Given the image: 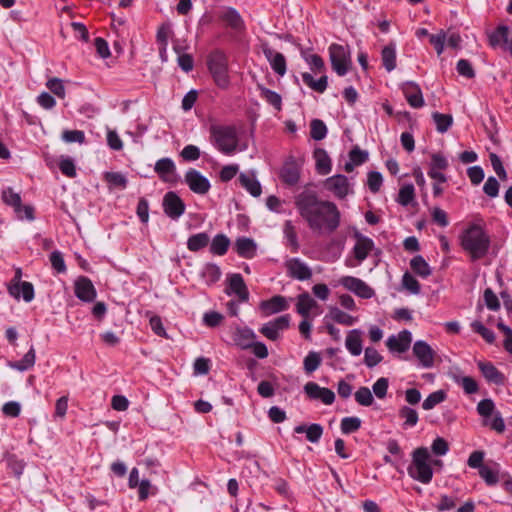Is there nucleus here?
<instances>
[{"instance_id": "19", "label": "nucleus", "mask_w": 512, "mask_h": 512, "mask_svg": "<svg viewBox=\"0 0 512 512\" xmlns=\"http://www.w3.org/2000/svg\"><path fill=\"white\" fill-rule=\"evenodd\" d=\"M304 392L310 399L320 400L325 405H331L335 401V393L331 389L321 387L315 382H307Z\"/></svg>"}, {"instance_id": "47", "label": "nucleus", "mask_w": 512, "mask_h": 512, "mask_svg": "<svg viewBox=\"0 0 512 512\" xmlns=\"http://www.w3.org/2000/svg\"><path fill=\"white\" fill-rule=\"evenodd\" d=\"M411 269L419 276L426 278L431 274V268L426 260L420 256H415L410 262Z\"/></svg>"}, {"instance_id": "38", "label": "nucleus", "mask_w": 512, "mask_h": 512, "mask_svg": "<svg viewBox=\"0 0 512 512\" xmlns=\"http://www.w3.org/2000/svg\"><path fill=\"white\" fill-rule=\"evenodd\" d=\"M222 20L236 31H242L245 28L244 21L240 14L233 8H228L222 14Z\"/></svg>"}, {"instance_id": "64", "label": "nucleus", "mask_w": 512, "mask_h": 512, "mask_svg": "<svg viewBox=\"0 0 512 512\" xmlns=\"http://www.w3.org/2000/svg\"><path fill=\"white\" fill-rule=\"evenodd\" d=\"M498 329L504 334L503 347L512 355V329L504 323L497 324Z\"/></svg>"}, {"instance_id": "22", "label": "nucleus", "mask_w": 512, "mask_h": 512, "mask_svg": "<svg viewBox=\"0 0 512 512\" xmlns=\"http://www.w3.org/2000/svg\"><path fill=\"white\" fill-rule=\"evenodd\" d=\"M228 286L226 292L228 295L234 294L242 302L249 299V292L244 282L243 277L239 273L231 274L228 276Z\"/></svg>"}, {"instance_id": "50", "label": "nucleus", "mask_w": 512, "mask_h": 512, "mask_svg": "<svg viewBox=\"0 0 512 512\" xmlns=\"http://www.w3.org/2000/svg\"><path fill=\"white\" fill-rule=\"evenodd\" d=\"M46 87L58 98L64 99L66 97V90L62 79L57 77L49 78L46 82Z\"/></svg>"}, {"instance_id": "14", "label": "nucleus", "mask_w": 512, "mask_h": 512, "mask_svg": "<svg viewBox=\"0 0 512 512\" xmlns=\"http://www.w3.org/2000/svg\"><path fill=\"white\" fill-rule=\"evenodd\" d=\"M286 273L289 277L306 281L312 277V269L300 258H289L284 262Z\"/></svg>"}, {"instance_id": "1", "label": "nucleus", "mask_w": 512, "mask_h": 512, "mask_svg": "<svg viewBox=\"0 0 512 512\" xmlns=\"http://www.w3.org/2000/svg\"><path fill=\"white\" fill-rule=\"evenodd\" d=\"M296 208L308 226L318 232H333L340 224V212L330 201L320 200L312 191H303L295 197Z\"/></svg>"}, {"instance_id": "13", "label": "nucleus", "mask_w": 512, "mask_h": 512, "mask_svg": "<svg viewBox=\"0 0 512 512\" xmlns=\"http://www.w3.org/2000/svg\"><path fill=\"white\" fill-rule=\"evenodd\" d=\"M412 343V333L409 330H402L397 334L390 335L386 340V347L392 354L406 353Z\"/></svg>"}, {"instance_id": "51", "label": "nucleus", "mask_w": 512, "mask_h": 512, "mask_svg": "<svg viewBox=\"0 0 512 512\" xmlns=\"http://www.w3.org/2000/svg\"><path fill=\"white\" fill-rule=\"evenodd\" d=\"M362 421L356 416L344 417L341 420L340 428L343 434H350L360 429Z\"/></svg>"}, {"instance_id": "27", "label": "nucleus", "mask_w": 512, "mask_h": 512, "mask_svg": "<svg viewBox=\"0 0 512 512\" xmlns=\"http://www.w3.org/2000/svg\"><path fill=\"white\" fill-rule=\"evenodd\" d=\"M478 473L488 486H494L500 480V465L497 462L489 461L480 468Z\"/></svg>"}, {"instance_id": "15", "label": "nucleus", "mask_w": 512, "mask_h": 512, "mask_svg": "<svg viewBox=\"0 0 512 512\" xmlns=\"http://www.w3.org/2000/svg\"><path fill=\"white\" fill-rule=\"evenodd\" d=\"M290 315H282L264 324L260 332L269 340L275 341L280 337L282 331L290 325Z\"/></svg>"}, {"instance_id": "44", "label": "nucleus", "mask_w": 512, "mask_h": 512, "mask_svg": "<svg viewBox=\"0 0 512 512\" xmlns=\"http://www.w3.org/2000/svg\"><path fill=\"white\" fill-rule=\"evenodd\" d=\"M258 90L260 91V97L262 99H264L267 103L272 105L276 110H281L282 98L277 92L265 88L262 85H258Z\"/></svg>"}, {"instance_id": "10", "label": "nucleus", "mask_w": 512, "mask_h": 512, "mask_svg": "<svg viewBox=\"0 0 512 512\" xmlns=\"http://www.w3.org/2000/svg\"><path fill=\"white\" fill-rule=\"evenodd\" d=\"M295 307L296 312L302 318H315L323 312L322 307L308 292L301 293L297 296Z\"/></svg>"}, {"instance_id": "20", "label": "nucleus", "mask_w": 512, "mask_h": 512, "mask_svg": "<svg viewBox=\"0 0 512 512\" xmlns=\"http://www.w3.org/2000/svg\"><path fill=\"white\" fill-rule=\"evenodd\" d=\"M163 209L168 217L178 219L185 212V204L175 192H168L163 198Z\"/></svg>"}, {"instance_id": "46", "label": "nucleus", "mask_w": 512, "mask_h": 512, "mask_svg": "<svg viewBox=\"0 0 512 512\" xmlns=\"http://www.w3.org/2000/svg\"><path fill=\"white\" fill-rule=\"evenodd\" d=\"M284 236L291 251L297 252L299 249L297 232L291 221H286L284 224Z\"/></svg>"}, {"instance_id": "29", "label": "nucleus", "mask_w": 512, "mask_h": 512, "mask_svg": "<svg viewBox=\"0 0 512 512\" xmlns=\"http://www.w3.org/2000/svg\"><path fill=\"white\" fill-rule=\"evenodd\" d=\"M241 186L253 197H259L262 193V187L253 172L241 173L239 175Z\"/></svg>"}, {"instance_id": "28", "label": "nucleus", "mask_w": 512, "mask_h": 512, "mask_svg": "<svg viewBox=\"0 0 512 512\" xmlns=\"http://www.w3.org/2000/svg\"><path fill=\"white\" fill-rule=\"evenodd\" d=\"M316 172L320 175H328L332 170V160L326 150L316 148L313 152Z\"/></svg>"}, {"instance_id": "57", "label": "nucleus", "mask_w": 512, "mask_h": 512, "mask_svg": "<svg viewBox=\"0 0 512 512\" xmlns=\"http://www.w3.org/2000/svg\"><path fill=\"white\" fill-rule=\"evenodd\" d=\"M137 488L140 501L146 500L149 495H155L158 491L157 487L153 486L148 479H142Z\"/></svg>"}, {"instance_id": "31", "label": "nucleus", "mask_w": 512, "mask_h": 512, "mask_svg": "<svg viewBox=\"0 0 512 512\" xmlns=\"http://www.w3.org/2000/svg\"><path fill=\"white\" fill-rule=\"evenodd\" d=\"M256 338L255 333L250 328H236L233 334L234 343L242 349H248L253 345Z\"/></svg>"}, {"instance_id": "16", "label": "nucleus", "mask_w": 512, "mask_h": 512, "mask_svg": "<svg viewBox=\"0 0 512 512\" xmlns=\"http://www.w3.org/2000/svg\"><path fill=\"white\" fill-rule=\"evenodd\" d=\"M290 307V301L282 295H276L263 300L259 304V311L263 317H268L286 311Z\"/></svg>"}, {"instance_id": "6", "label": "nucleus", "mask_w": 512, "mask_h": 512, "mask_svg": "<svg viewBox=\"0 0 512 512\" xmlns=\"http://www.w3.org/2000/svg\"><path fill=\"white\" fill-rule=\"evenodd\" d=\"M208 68L215 84L221 89H227L230 85V78L226 56L222 52L213 53L208 60Z\"/></svg>"}, {"instance_id": "61", "label": "nucleus", "mask_w": 512, "mask_h": 512, "mask_svg": "<svg viewBox=\"0 0 512 512\" xmlns=\"http://www.w3.org/2000/svg\"><path fill=\"white\" fill-rule=\"evenodd\" d=\"M299 176V171L294 166H285L281 171L282 180L289 185L296 184L299 180Z\"/></svg>"}, {"instance_id": "3", "label": "nucleus", "mask_w": 512, "mask_h": 512, "mask_svg": "<svg viewBox=\"0 0 512 512\" xmlns=\"http://www.w3.org/2000/svg\"><path fill=\"white\" fill-rule=\"evenodd\" d=\"M209 132L211 144L226 156H233L248 149L247 141L242 139L238 128L234 125L213 124Z\"/></svg>"}, {"instance_id": "33", "label": "nucleus", "mask_w": 512, "mask_h": 512, "mask_svg": "<svg viewBox=\"0 0 512 512\" xmlns=\"http://www.w3.org/2000/svg\"><path fill=\"white\" fill-rule=\"evenodd\" d=\"M328 317L334 322L344 326H352L359 320L358 317L352 316L338 307H330Z\"/></svg>"}, {"instance_id": "18", "label": "nucleus", "mask_w": 512, "mask_h": 512, "mask_svg": "<svg viewBox=\"0 0 512 512\" xmlns=\"http://www.w3.org/2000/svg\"><path fill=\"white\" fill-rule=\"evenodd\" d=\"M373 248L374 242L372 239L365 236H357V240L353 248L356 262H353L352 260H346V265L348 267H356L368 257Z\"/></svg>"}, {"instance_id": "54", "label": "nucleus", "mask_w": 512, "mask_h": 512, "mask_svg": "<svg viewBox=\"0 0 512 512\" xmlns=\"http://www.w3.org/2000/svg\"><path fill=\"white\" fill-rule=\"evenodd\" d=\"M355 401L361 406H371L374 402L372 392L368 387H360L354 394Z\"/></svg>"}, {"instance_id": "17", "label": "nucleus", "mask_w": 512, "mask_h": 512, "mask_svg": "<svg viewBox=\"0 0 512 512\" xmlns=\"http://www.w3.org/2000/svg\"><path fill=\"white\" fill-rule=\"evenodd\" d=\"M185 182L191 191L200 195L206 194L211 187L208 178L195 169H190L186 172Z\"/></svg>"}, {"instance_id": "52", "label": "nucleus", "mask_w": 512, "mask_h": 512, "mask_svg": "<svg viewBox=\"0 0 512 512\" xmlns=\"http://www.w3.org/2000/svg\"><path fill=\"white\" fill-rule=\"evenodd\" d=\"M446 393L443 390L435 391L428 395V397L423 401L422 408L424 410H431L436 405L442 403L446 399Z\"/></svg>"}, {"instance_id": "55", "label": "nucleus", "mask_w": 512, "mask_h": 512, "mask_svg": "<svg viewBox=\"0 0 512 512\" xmlns=\"http://www.w3.org/2000/svg\"><path fill=\"white\" fill-rule=\"evenodd\" d=\"M303 364H304V370L307 373H312L315 370H317L321 364V357H320L319 353H317L315 351H310L304 358Z\"/></svg>"}, {"instance_id": "43", "label": "nucleus", "mask_w": 512, "mask_h": 512, "mask_svg": "<svg viewBox=\"0 0 512 512\" xmlns=\"http://www.w3.org/2000/svg\"><path fill=\"white\" fill-rule=\"evenodd\" d=\"M382 62L388 72L396 67V47L394 43L385 46L381 53Z\"/></svg>"}, {"instance_id": "5", "label": "nucleus", "mask_w": 512, "mask_h": 512, "mask_svg": "<svg viewBox=\"0 0 512 512\" xmlns=\"http://www.w3.org/2000/svg\"><path fill=\"white\" fill-rule=\"evenodd\" d=\"M477 413L482 418L483 426L501 434L505 431V422L501 413L496 409L492 399H483L477 404Z\"/></svg>"}, {"instance_id": "53", "label": "nucleus", "mask_w": 512, "mask_h": 512, "mask_svg": "<svg viewBox=\"0 0 512 512\" xmlns=\"http://www.w3.org/2000/svg\"><path fill=\"white\" fill-rule=\"evenodd\" d=\"M454 381L462 387L466 394H474L478 391L477 382L470 376H455Z\"/></svg>"}, {"instance_id": "63", "label": "nucleus", "mask_w": 512, "mask_h": 512, "mask_svg": "<svg viewBox=\"0 0 512 512\" xmlns=\"http://www.w3.org/2000/svg\"><path fill=\"white\" fill-rule=\"evenodd\" d=\"M433 119L437 130L441 133L446 132L452 124V117L447 114L434 113Z\"/></svg>"}, {"instance_id": "40", "label": "nucleus", "mask_w": 512, "mask_h": 512, "mask_svg": "<svg viewBox=\"0 0 512 512\" xmlns=\"http://www.w3.org/2000/svg\"><path fill=\"white\" fill-rule=\"evenodd\" d=\"M303 82L312 90L323 93L328 86V78L326 75H322L318 80H315L311 74L305 72L302 73Z\"/></svg>"}, {"instance_id": "56", "label": "nucleus", "mask_w": 512, "mask_h": 512, "mask_svg": "<svg viewBox=\"0 0 512 512\" xmlns=\"http://www.w3.org/2000/svg\"><path fill=\"white\" fill-rule=\"evenodd\" d=\"M310 128H311V131H310L311 137L314 140H317V141L322 140L327 135V127L324 124V122L319 119L312 120L311 124H310Z\"/></svg>"}, {"instance_id": "45", "label": "nucleus", "mask_w": 512, "mask_h": 512, "mask_svg": "<svg viewBox=\"0 0 512 512\" xmlns=\"http://www.w3.org/2000/svg\"><path fill=\"white\" fill-rule=\"evenodd\" d=\"M104 180L107 182L109 188L125 189L127 186V179L124 174L120 172H106L104 173Z\"/></svg>"}, {"instance_id": "12", "label": "nucleus", "mask_w": 512, "mask_h": 512, "mask_svg": "<svg viewBox=\"0 0 512 512\" xmlns=\"http://www.w3.org/2000/svg\"><path fill=\"white\" fill-rule=\"evenodd\" d=\"M412 353L417 359L420 367L429 369L435 365L437 354L426 341L417 340L413 344Z\"/></svg>"}, {"instance_id": "24", "label": "nucleus", "mask_w": 512, "mask_h": 512, "mask_svg": "<svg viewBox=\"0 0 512 512\" xmlns=\"http://www.w3.org/2000/svg\"><path fill=\"white\" fill-rule=\"evenodd\" d=\"M405 99L413 108L424 106V98L420 87L414 82H406L401 87Z\"/></svg>"}, {"instance_id": "11", "label": "nucleus", "mask_w": 512, "mask_h": 512, "mask_svg": "<svg viewBox=\"0 0 512 512\" xmlns=\"http://www.w3.org/2000/svg\"><path fill=\"white\" fill-rule=\"evenodd\" d=\"M2 199L7 204L14 208V211L19 219H34V210L29 205H22L21 197L15 193L11 188H7L2 193Z\"/></svg>"}, {"instance_id": "8", "label": "nucleus", "mask_w": 512, "mask_h": 512, "mask_svg": "<svg viewBox=\"0 0 512 512\" xmlns=\"http://www.w3.org/2000/svg\"><path fill=\"white\" fill-rule=\"evenodd\" d=\"M338 284L362 299H370L375 296L373 288L362 279L354 276H342L338 280Z\"/></svg>"}, {"instance_id": "35", "label": "nucleus", "mask_w": 512, "mask_h": 512, "mask_svg": "<svg viewBox=\"0 0 512 512\" xmlns=\"http://www.w3.org/2000/svg\"><path fill=\"white\" fill-rule=\"evenodd\" d=\"M294 432L297 434L305 433L308 441L317 443L323 434V427L320 424L298 425L294 428Z\"/></svg>"}, {"instance_id": "37", "label": "nucleus", "mask_w": 512, "mask_h": 512, "mask_svg": "<svg viewBox=\"0 0 512 512\" xmlns=\"http://www.w3.org/2000/svg\"><path fill=\"white\" fill-rule=\"evenodd\" d=\"M231 241L225 234H217L210 243V252L213 255L223 256L227 253Z\"/></svg>"}, {"instance_id": "41", "label": "nucleus", "mask_w": 512, "mask_h": 512, "mask_svg": "<svg viewBox=\"0 0 512 512\" xmlns=\"http://www.w3.org/2000/svg\"><path fill=\"white\" fill-rule=\"evenodd\" d=\"M35 360H36L35 349L33 347H31L21 360H19L17 362H12L9 364V366L18 371H26L34 366Z\"/></svg>"}, {"instance_id": "23", "label": "nucleus", "mask_w": 512, "mask_h": 512, "mask_svg": "<svg viewBox=\"0 0 512 512\" xmlns=\"http://www.w3.org/2000/svg\"><path fill=\"white\" fill-rule=\"evenodd\" d=\"M155 172L164 182L175 183L178 179L176 166L170 158L158 160L155 164Z\"/></svg>"}, {"instance_id": "34", "label": "nucleus", "mask_w": 512, "mask_h": 512, "mask_svg": "<svg viewBox=\"0 0 512 512\" xmlns=\"http://www.w3.org/2000/svg\"><path fill=\"white\" fill-rule=\"evenodd\" d=\"M478 368L480 369L483 376L489 381L495 384L503 383L504 376L499 370L490 362H478Z\"/></svg>"}, {"instance_id": "60", "label": "nucleus", "mask_w": 512, "mask_h": 512, "mask_svg": "<svg viewBox=\"0 0 512 512\" xmlns=\"http://www.w3.org/2000/svg\"><path fill=\"white\" fill-rule=\"evenodd\" d=\"M202 275L208 283H215L221 277V270L216 264H207L202 271Z\"/></svg>"}, {"instance_id": "9", "label": "nucleus", "mask_w": 512, "mask_h": 512, "mask_svg": "<svg viewBox=\"0 0 512 512\" xmlns=\"http://www.w3.org/2000/svg\"><path fill=\"white\" fill-rule=\"evenodd\" d=\"M324 187L338 199H344L348 195L353 194V185L350 183L349 179L342 174L327 178L324 181Z\"/></svg>"}, {"instance_id": "36", "label": "nucleus", "mask_w": 512, "mask_h": 512, "mask_svg": "<svg viewBox=\"0 0 512 512\" xmlns=\"http://www.w3.org/2000/svg\"><path fill=\"white\" fill-rule=\"evenodd\" d=\"M367 159L368 153L359 149L358 147H355L349 152V161L345 163L344 170L350 173L354 170L355 167L365 163Z\"/></svg>"}, {"instance_id": "49", "label": "nucleus", "mask_w": 512, "mask_h": 512, "mask_svg": "<svg viewBox=\"0 0 512 512\" xmlns=\"http://www.w3.org/2000/svg\"><path fill=\"white\" fill-rule=\"evenodd\" d=\"M414 197V186L412 184H405L399 190L397 202L402 206H407L414 200Z\"/></svg>"}, {"instance_id": "58", "label": "nucleus", "mask_w": 512, "mask_h": 512, "mask_svg": "<svg viewBox=\"0 0 512 512\" xmlns=\"http://www.w3.org/2000/svg\"><path fill=\"white\" fill-rule=\"evenodd\" d=\"M175 52L178 54L177 62L179 67L184 72H189L193 69L194 61L190 54L182 53L180 47L174 46Z\"/></svg>"}, {"instance_id": "2", "label": "nucleus", "mask_w": 512, "mask_h": 512, "mask_svg": "<svg viewBox=\"0 0 512 512\" xmlns=\"http://www.w3.org/2000/svg\"><path fill=\"white\" fill-rule=\"evenodd\" d=\"M459 244L471 260L484 258L490 249L491 240L481 221L469 223L459 235Z\"/></svg>"}, {"instance_id": "25", "label": "nucleus", "mask_w": 512, "mask_h": 512, "mask_svg": "<svg viewBox=\"0 0 512 512\" xmlns=\"http://www.w3.org/2000/svg\"><path fill=\"white\" fill-rule=\"evenodd\" d=\"M345 348L351 356H360L363 352V332L360 329H352L345 337Z\"/></svg>"}, {"instance_id": "21", "label": "nucleus", "mask_w": 512, "mask_h": 512, "mask_svg": "<svg viewBox=\"0 0 512 512\" xmlns=\"http://www.w3.org/2000/svg\"><path fill=\"white\" fill-rule=\"evenodd\" d=\"M74 293L83 302H93L97 296L92 281L85 276H80L75 280Z\"/></svg>"}, {"instance_id": "30", "label": "nucleus", "mask_w": 512, "mask_h": 512, "mask_svg": "<svg viewBox=\"0 0 512 512\" xmlns=\"http://www.w3.org/2000/svg\"><path fill=\"white\" fill-rule=\"evenodd\" d=\"M9 293L16 299L22 297L26 302H31L34 298V288L30 282L11 283Z\"/></svg>"}, {"instance_id": "59", "label": "nucleus", "mask_w": 512, "mask_h": 512, "mask_svg": "<svg viewBox=\"0 0 512 512\" xmlns=\"http://www.w3.org/2000/svg\"><path fill=\"white\" fill-rule=\"evenodd\" d=\"M306 62L310 69L315 74H322L325 72V64L323 59L317 54H311L305 57Z\"/></svg>"}, {"instance_id": "7", "label": "nucleus", "mask_w": 512, "mask_h": 512, "mask_svg": "<svg viewBox=\"0 0 512 512\" xmlns=\"http://www.w3.org/2000/svg\"><path fill=\"white\" fill-rule=\"evenodd\" d=\"M329 56L333 70L339 75L344 76L351 65L350 51L347 46L331 44L329 47Z\"/></svg>"}, {"instance_id": "39", "label": "nucleus", "mask_w": 512, "mask_h": 512, "mask_svg": "<svg viewBox=\"0 0 512 512\" xmlns=\"http://www.w3.org/2000/svg\"><path fill=\"white\" fill-rule=\"evenodd\" d=\"M398 415L403 420L402 427L404 429L416 426L419 420L418 412L409 406H402L398 411Z\"/></svg>"}, {"instance_id": "48", "label": "nucleus", "mask_w": 512, "mask_h": 512, "mask_svg": "<svg viewBox=\"0 0 512 512\" xmlns=\"http://www.w3.org/2000/svg\"><path fill=\"white\" fill-rule=\"evenodd\" d=\"M363 352V362L368 368H373L383 361V356L372 346L366 347Z\"/></svg>"}, {"instance_id": "26", "label": "nucleus", "mask_w": 512, "mask_h": 512, "mask_svg": "<svg viewBox=\"0 0 512 512\" xmlns=\"http://www.w3.org/2000/svg\"><path fill=\"white\" fill-rule=\"evenodd\" d=\"M236 253L245 259H253L257 255L258 245L248 237H238L234 243Z\"/></svg>"}, {"instance_id": "32", "label": "nucleus", "mask_w": 512, "mask_h": 512, "mask_svg": "<svg viewBox=\"0 0 512 512\" xmlns=\"http://www.w3.org/2000/svg\"><path fill=\"white\" fill-rule=\"evenodd\" d=\"M264 54L275 73L283 76L286 73V59L283 54L275 52L271 49L264 50Z\"/></svg>"}, {"instance_id": "42", "label": "nucleus", "mask_w": 512, "mask_h": 512, "mask_svg": "<svg viewBox=\"0 0 512 512\" xmlns=\"http://www.w3.org/2000/svg\"><path fill=\"white\" fill-rule=\"evenodd\" d=\"M210 238L207 233L201 232L190 236L187 240V248L192 252H197L209 244Z\"/></svg>"}, {"instance_id": "62", "label": "nucleus", "mask_w": 512, "mask_h": 512, "mask_svg": "<svg viewBox=\"0 0 512 512\" xmlns=\"http://www.w3.org/2000/svg\"><path fill=\"white\" fill-rule=\"evenodd\" d=\"M7 466L17 477H20L25 468V462L18 459L15 455H8L6 457Z\"/></svg>"}, {"instance_id": "4", "label": "nucleus", "mask_w": 512, "mask_h": 512, "mask_svg": "<svg viewBox=\"0 0 512 512\" xmlns=\"http://www.w3.org/2000/svg\"><path fill=\"white\" fill-rule=\"evenodd\" d=\"M434 466L441 467L442 461L433 459L427 447H418L411 454L407 472L413 480L427 485L433 479Z\"/></svg>"}]
</instances>
